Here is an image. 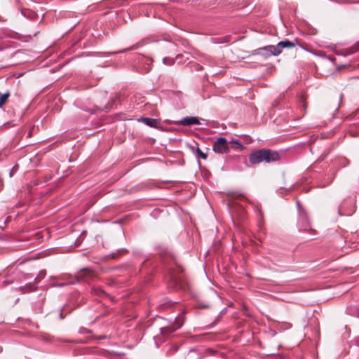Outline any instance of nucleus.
<instances>
[{"label":"nucleus","instance_id":"6e6552de","mask_svg":"<svg viewBox=\"0 0 359 359\" xmlns=\"http://www.w3.org/2000/svg\"><path fill=\"white\" fill-rule=\"evenodd\" d=\"M10 94L9 93H0V107H1L7 101Z\"/></svg>","mask_w":359,"mask_h":359},{"label":"nucleus","instance_id":"f3484780","mask_svg":"<svg viewBox=\"0 0 359 359\" xmlns=\"http://www.w3.org/2000/svg\"><path fill=\"white\" fill-rule=\"evenodd\" d=\"M149 69H150V67H149V65H148V67H147V68H145V69H144V72H149Z\"/></svg>","mask_w":359,"mask_h":359},{"label":"nucleus","instance_id":"dca6fc26","mask_svg":"<svg viewBox=\"0 0 359 359\" xmlns=\"http://www.w3.org/2000/svg\"><path fill=\"white\" fill-rule=\"evenodd\" d=\"M95 292L97 294H100L102 292V291L101 290L98 289V290H95Z\"/></svg>","mask_w":359,"mask_h":359},{"label":"nucleus","instance_id":"7ed1b4c3","mask_svg":"<svg viewBox=\"0 0 359 359\" xmlns=\"http://www.w3.org/2000/svg\"><path fill=\"white\" fill-rule=\"evenodd\" d=\"M213 151L219 154H226L229 151L228 142L224 137H219L214 142Z\"/></svg>","mask_w":359,"mask_h":359},{"label":"nucleus","instance_id":"9b49d317","mask_svg":"<svg viewBox=\"0 0 359 359\" xmlns=\"http://www.w3.org/2000/svg\"><path fill=\"white\" fill-rule=\"evenodd\" d=\"M46 276L45 271H41L38 275V276L35 278L36 282H39L40 280L43 279Z\"/></svg>","mask_w":359,"mask_h":359},{"label":"nucleus","instance_id":"ddd939ff","mask_svg":"<svg viewBox=\"0 0 359 359\" xmlns=\"http://www.w3.org/2000/svg\"><path fill=\"white\" fill-rule=\"evenodd\" d=\"M197 154L203 159H206L208 156L203 153L199 148L197 149Z\"/></svg>","mask_w":359,"mask_h":359},{"label":"nucleus","instance_id":"39448f33","mask_svg":"<svg viewBox=\"0 0 359 359\" xmlns=\"http://www.w3.org/2000/svg\"><path fill=\"white\" fill-rule=\"evenodd\" d=\"M139 121L144 123L145 125L148 126L153 127L155 128H158L160 124V121L156 118L142 117Z\"/></svg>","mask_w":359,"mask_h":359},{"label":"nucleus","instance_id":"0eeeda50","mask_svg":"<svg viewBox=\"0 0 359 359\" xmlns=\"http://www.w3.org/2000/svg\"><path fill=\"white\" fill-rule=\"evenodd\" d=\"M183 324V320L182 316H179L176 318V325H172L171 328H170V332H173L175 330L180 328Z\"/></svg>","mask_w":359,"mask_h":359},{"label":"nucleus","instance_id":"4468645a","mask_svg":"<svg viewBox=\"0 0 359 359\" xmlns=\"http://www.w3.org/2000/svg\"><path fill=\"white\" fill-rule=\"evenodd\" d=\"M297 205L298 208H299V201H297ZM299 211L300 217L302 219H306V216L304 215L303 212H302V211L300 210V208H299Z\"/></svg>","mask_w":359,"mask_h":359},{"label":"nucleus","instance_id":"2eb2a0df","mask_svg":"<svg viewBox=\"0 0 359 359\" xmlns=\"http://www.w3.org/2000/svg\"><path fill=\"white\" fill-rule=\"evenodd\" d=\"M299 102L302 103V107L305 109V108H306V107H305V104H304V98L303 97H301V100H300V101H299Z\"/></svg>","mask_w":359,"mask_h":359},{"label":"nucleus","instance_id":"a211bd4d","mask_svg":"<svg viewBox=\"0 0 359 359\" xmlns=\"http://www.w3.org/2000/svg\"><path fill=\"white\" fill-rule=\"evenodd\" d=\"M356 343H357V345L359 346V338L357 339Z\"/></svg>","mask_w":359,"mask_h":359},{"label":"nucleus","instance_id":"1a4fd4ad","mask_svg":"<svg viewBox=\"0 0 359 359\" xmlns=\"http://www.w3.org/2000/svg\"><path fill=\"white\" fill-rule=\"evenodd\" d=\"M20 290L22 291V292H27L34 291L36 290V287L32 284H27L23 287H20Z\"/></svg>","mask_w":359,"mask_h":359},{"label":"nucleus","instance_id":"f8f14e48","mask_svg":"<svg viewBox=\"0 0 359 359\" xmlns=\"http://www.w3.org/2000/svg\"><path fill=\"white\" fill-rule=\"evenodd\" d=\"M231 143H233L234 144L233 147L235 149H238V148L242 147V144L241 143V142L238 140H233L231 141Z\"/></svg>","mask_w":359,"mask_h":359},{"label":"nucleus","instance_id":"f257e3e1","mask_svg":"<svg viewBox=\"0 0 359 359\" xmlns=\"http://www.w3.org/2000/svg\"><path fill=\"white\" fill-rule=\"evenodd\" d=\"M279 159V154L276 151L269 149H260L250 154L249 161L252 164H258L262 162L271 163Z\"/></svg>","mask_w":359,"mask_h":359},{"label":"nucleus","instance_id":"9d476101","mask_svg":"<svg viewBox=\"0 0 359 359\" xmlns=\"http://www.w3.org/2000/svg\"><path fill=\"white\" fill-rule=\"evenodd\" d=\"M163 64H165V65H172V64H174V60L172 58H169V57H164L163 59Z\"/></svg>","mask_w":359,"mask_h":359},{"label":"nucleus","instance_id":"423d86ee","mask_svg":"<svg viewBox=\"0 0 359 359\" xmlns=\"http://www.w3.org/2000/svg\"><path fill=\"white\" fill-rule=\"evenodd\" d=\"M78 276L83 280H87L88 279L93 278L94 273L89 269H84L80 271Z\"/></svg>","mask_w":359,"mask_h":359},{"label":"nucleus","instance_id":"f03ea898","mask_svg":"<svg viewBox=\"0 0 359 359\" xmlns=\"http://www.w3.org/2000/svg\"><path fill=\"white\" fill-rule=\"evenodd\" d=\"M294 45L292 42L285 40L283 41H280L276 46H268L264 48H260L259 53L262 54L266 57H269L271 55H278L283 48H292Z\"/></svg>","mask_w":359,"mask_h":359},{"label":"nucleus","instance_id":"20e7f679","mask_svg":"<svg viewBox=\"0 0 359 359\" xmlns=\"http://www.w3.org/2000/svg\"><path fill=\"white\" fill-rule=\"evenodd\" d=\"M175 123L182 126H191L194 124H199L200 122L197 117L188 116L182 118V120L176 121Z\"/></svg>","mask_w":359,"mask_h":359}]
</instances>
